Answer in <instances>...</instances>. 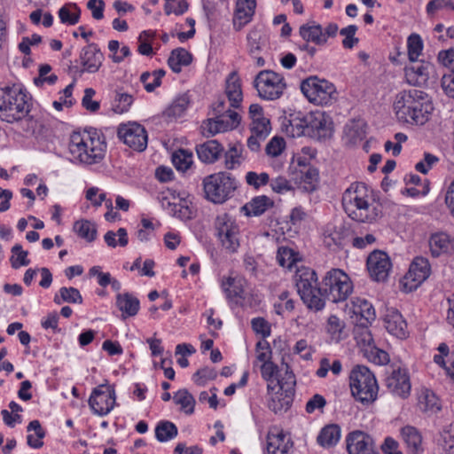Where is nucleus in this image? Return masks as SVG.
Segmentation results:
<instances>
[{
    "instance_id": "nucleus-1",
    "label": "nucleus",
    "mask_w": 454,
    "mask_h": 454,
    "mask_svg": "<svg viewBox=\"0 0 454 454\" xmlns=\"http://www.w3.org/2000/svg\"><path fill=\"white\" fill-rule=\"evenodd\" d=\"M394 110L398 120L422 125L428 121L433 105L426 92L411 89L396 95Z\"/></svg>"
},
{
    "instance_id": "nucleus-2",
    "label": "nucleus",
    "mask_w": 454,
    "mask_h": 454,
    "mask_svg": "<svg viewBox=\"0 0 454 454\" xmlns=\"http://www.w3.org/2000/svg\"><path fill=\"white\" fill-rule=\"evenodd\" d=\"M342 207L346 214L356 222L372 223L381 215V207L370 202L364 184H352L342 195Z\"/></svg>"
},
{
    "instance_id": "nucleus-3",
    "label": "nucleus",
    "mask_w": 454,
    "mask_h": 454,
    "mask_svg": "<svg viewBox=\"0 0 454 454\" xmlns=\"http://www.w3.org/2000/svg\"><path fill=\"white\" fill-rule=\"evenodd\" d=\"M106 145L96 129L75 131L70 136L69 152L74 160L81 164L92 165L100 162L105 156Z\"/></svg>"
},
{
    "instance_id": "nucleus-4",
    "label": "nucleus",
    "mask_w": 454,
    "mask_h": 454,
    "mask_svg": "<svg viewBox=\"0 0 454 454\" xmlns=\"http://www.w3.org/2000/svg\"><path fill=\"white\" fill-rule=\"evenodd\" d=\"M31 97L19 85L0 88V118L9 123L24 119L28 113Z\"/></svg>"
},
{
    "instance_id": "nucleus-5",
    "label": "nucleus",
    "mask_w": 454,
    "mask_h": 454,
    "mask_svg": "<svg viewBox=\"0 0 454 454\" xmlns=\"http://www.w3.org/2000/svg\"><path fill=\"white\" fill-rule=\"evenodd\" d=\"M352 290L353 286L348 276L340 269H332L326 272L317 294L322 299L336 303L345 301Z\"/></svg>"
},
{
    "instance_id": "nucleus-6",
    "label": "nucleus",
    "mask_w": 454,
    "mask_h": 454,
    "mask_svg": "<svg viewBox=\"0 0 454 454\" xmlns=\"http://www.w3.org/2000/svg\"><path fill=\"white\" fill-rule=\"evenodd\" d=\"M352 395L362 403L369 404L377 398L379 387L374 374L364 365H356L349 375Z\"/></svg>"
},
{
    "instance_id": "nucleus-7",
    "label": "nucleus",
    "mask_w": 454,
    "mask_h": 454,
    "mask_svg": "<svg viewBox=\"0 0 454 454\" xmlns=\"http://www.w3.org/2000/svg\"><path fill=\"white\" fill-rule=\"evenodd\" d=\"M236 189L237 181L228 172H217L203 179L205 198L215 204H223L228 200L234 195Z\"/></svg>"
},
{
    "instance_id": "nucleus-8",
    "label": "nucleus",
    "mask_w": 454,
    "mask_h": 454,
    "mask_svg": "<svg viewBox=\"0 0 454 454\" xmlns=\"http://www.w3.org/2000/svg\"><path fill=\"white\" fill-rule=\"evenodd\" d=\"M294 281L301 299L309 309L319 311L324 309L325 302L317 294L319 286L315 270L305 266L297 268Z\"/></svg>"
},
{
    "instance_id": "nucleus-9",
    "label": "nucleus",
    "mask_w": 454,
    "mask_h": 454,
    "mask_svg": "<svg viewBox=\"0 0 454 454\" xmlns=\"http://www.w3.org/2000/svg\"><path fill=\"white\" fill-rule=\"evenodd\" d=\"M301 90L309 102L320 106L331 105L338 98L334 84L317 76H310L303 80L301 83Z\"/></svg>"
},
{
    "instance_id": "nucleus-10",
    "label": "nucleus",
    "mask_w": 454,
    "mask_h": 454,
    "mask_svg": "<svg viewBox=\"0 0 454 454\" xmlns=\"http://www.w3.org/2000/svg\"><path fill=\"white\" fill-rule=\"evenodd\" d=\"M254 84L259 97L266 100L279 98L286 87L283 76L272 70L259 72Z\"/></svg>"
},
{
    "instance_id": "nucleus-11",
    "label": "nucleus",
    "mask_w": 454,
    "mask_h": 454,
    "mask_svg": "<svg viewBox=\"0 0 454 454\" xmlns=\"http://www.w3.org/2000/svg\"><path fill=\"white\" fill-rule=\"evenodd\" d=\"M215 228L225 250L235 253L239 247V229L235 221L227 214L220 215L215 218Z\"/></svg>"
},
{
    "instance_id": "nucleus-12",
    "label": "nucleus",
    "mask_w": 454,
    "mask_h": 454,
    "mask_svg": "<svg viewBox=\"0 0 454 454\" xmlns=\"http://www.w3.org/2000/svg\"><path fill=\"white\" fill-rule=\"evenodd\" d=\"M115 399V391L112 386L100 385L93 389L89 399V405L95 414L104 416L113 410Z\"/></svg>"
},
{
    "instance_id": "nucleus-13",
    "label": "nucleus",
    "mask_w": 454,
    "mask_h": 454,
    "mask_svg": "<svg viewBox=\"0 0 454 454\" xmlns=\"http://www.w3.org/2000/svg\"><path fill=\"white\" fill-rule=\"evenodd\" d=\"M118 137L125 145L137 152H143L147 147V132L137 123L122 124L118 128Z\"/></svg>"
},
{
    "instance_id": "nucleus-14",
    "label": "nucleus",
    "mask_w": 454,
    "mask_h": 454,
    "mask_svg": "<svg viewBox=\"0 0 454 454\" xmlns=\"http://www.w3.org/2000/svg\"><path fill=\"white\" fill-rule=\"evenodd\" d=\"M241 117L238 113H231L225 115H214L201 124L202 134L205 137H213L221 132H226L236 129Z\"/></svg>"
},
{
    "instance_id": "nucleus-15",
    "label": "nucleus",
    "mask_w": 454,
    "mask_h": 454,
    "mask_svg": "<svg viewBox=\"0 0 454 454\" xmlns=\"http://www.w3.org/2000/svg\"><path fill=\"white\" fill-rule=\"evenodd\" d=\"M347 310L351 317H355L356 325L363 327L364 332L376 317L372 303L359 297L353 298L350 303L347 304Z\"/></svg>"
},
{
    "instance_id": "nucleus-16",
    "label": "nucleus",
    "mask_w": 454,
    "mask_h": 454,
    "mask_svg": "<svg viewBox=\"0 0 454 454\" xmlns=\"http://www.w3.org/2000/svg\"><path fill=\"white\" fill-rule=\"evenodd\" d=\"M333 131V121L329 115L324 112L316 111L309 113V127L307 137L321 140L330 137Z\"/></svg>"
},
{
    "instance_id": "nucleus-17",
    "label": "nucleus",
    "mask_w": 454,
    "mask_h": 454,
    "mask_svg": "<svg viewBox=\"0 0 454 454\" xmlns=\"http://www.w3.org/2000/svg\"><path fill=\"white\" fill-rule=\"evenodd\" d=\"M367 270L372 279L380 282L387 279L391 269L388 255L382 251H374L367 258Z\"/></svg>"
},
{
    "instance_id": "nucleus-18",
    "label": "nucleus",
    "mask_w": 454,
    "mask_h": 454,
    "mask_svg": "<svg viewBox=\"0 0 454 454\" xmlns=\"http://www.w3.org/2000/svg\"><path fill=\"white\" fill-rule=\"evenodd\" d=\"M348 454H379L374 449L372 438L362 431H354L346 438Z\"/></svg>"
},
{
    "instance_id": "nucleus-19",
    "label": "nucleus",
    "mask_w": 454,
    "mask_h": 454,
    "mask_svg": "<svg viewBox=\"0 0 454 454\" xmlns=\"http://www.w3.org/2000/svg\"><path fill=\"white\" fill-rule=\"evenodd\" d=\"M82 73L94 74L99 70L104 61V54L98 44L92 43L83 47L80 53Z\"/></svg>"
},
{
    "instance_id": "nucleus-20",
    "label": "nucleus",
    "mask_w": 454,
    "mask_h": 454,
    "mask_svg": "<svg viewBox=\"0 0 454 454\" xmlns=\"http://www.w3.org/2000/svg\"><path fill=\"white\" fill-rule=\"evenodd\" d=\"M385 381L387 389L394 395L403 398L410 395L411 382L405 370L401 368L393 370L391 374L386 378Z\"/></svg>"
},
{
    "instance_id": "nucleus-21",
    "label": "nucleus",
    "mask_w": 454,
    "mask_h": 454,
    "mask_svg": "<svg viewBox=\"0 0 454 454\" xmlns=\"http://www.w3.org/2000/svg\"><path fill=\"white\" fill-rule=\"evenodd\" d=\"M434 65L430 62L421 61L419 64L405 67V76L407 82L414 86L425 85L432 73H434Z\"/></svg>"
},
{
    "instance_id": "nucleus-22",
    "label": "nucleus",
    "mask_w": 454,
    "mask_h": 454,
    "mask_svg": "<svg viewBox=\"0 0 454 454\" xmlns=\"http://www.w3.org/2000/svg\"><path fill=\"white\" fill-rule=\"evenodd\" d=\"M384 325L387 331L399 339L407 336V324L402 314L395 309H387L384 317Z\"/></svg>"
},
{
    "instance_id": "nucleus-23",
    "label": "nucleus",
    "mask_w": 454,
    "mask_h": 454,
    "mask_svg": "<svg viewBox=\"0 0 454 454\" xmlns=\"http://www.w3.org/2000/svg\"><path fill=\"white\" fill-rule=\"evenodd\" d=\"M256 0H237L233 26L236 30L242 29L254 15Z\"/></svg>"
},
{
    "instance_id": "nucleus-24",
    "label": "nucleus",
    "mask_w": 454,
    "mask_h": 454,
    "mask_svg": "<svg viewBox=\"0 0 454 454\" xmlns=\"http://www.w3.org/2000/svg\"><path fill=\"white\" fill-rule=\"evenodd\" d=\"M293 442L283 432L270 433L267 437L268 454H292Z\"/></svg>"
},
{
    "instance_id": "nucleus-25",
    "label": "nucleus",
    "mask_w": 454,
    "mask_h": 454,
    "mask_svg": "<svg viewBox=\"0 0 454 454\" xmlns=\"http://www.w3.org/2000/svg\"><path fill=\"white\" fill-rule=\"evenodd\" d=\"M431 267L427 259L424 257H416L410 265L409 271L405 278L417 283L424 282L430 275Z\"/></svg>"
},
{
    "instance_id": "nucleus-26",
    "label": "nucleus",
    "mask_w": 454,
    "mask_h": 454,
    "mask_svg": "<svg viewBox=\"0 0 454 454\" xmlns=\"http://www.w3.org/2000/svg\"><path fill=\"white\" fill-rule=\"evenodd\" d=\"M196 152L201 161L213 163L219 159L223 152V147L217 140H208L197 145Z\"/></svg>"
},
{
    "instance_id": "nucleus-27",
    "label": "nucleus",
    "mask_w": 454,
    "mask_h": 454,
    "mask_svg": "<svg viewBox=\"0 0 454 454\" xmlns=\"http://www.w3.org/2000/svg\"><path fill=\"white\" fill-rule=\"evenodd\" d=\"M190 105L187 94L178 96L163 112L162 117L166 121H173L182 117Z\"/></svg>"
},
{
    "instance_id": "nucleus-28",
    "label": "nucleus",
    "mask_w": 454,
    "mask_h": 454,
    "mask_svg": "<svg viewBox=\"0 0 454 454\" xmlns=\"http://www.w3.org/2000/svg\"><path fill=\"white\" fill-rule=\"evenodd\" d=\"M225 93L231 102V106L238 108L242 101L241 83L236 71L231 72L226 79Z\"/></svg>"
},
{
    "instance_id": "nucleus-29",
    "label": "nucleus",
    "mask_w": 454,
    "mask_h": 454,
    "mask_svg": "<svg viewBox=\"0 0 454 454\" xmlns=\"http://www.w3.org/2000/svg\"><path fill=\"white\" fill-rule=\"evenodd\" d=\"M298 164L300 167L299 174L301 183L304 184L303 187L306 191L313 192L316 190L318 184V170L316 168L307 164L305 160H299Z\"/></svg>"
},
{
    "instance_id": "nucleus-30",
    "label": "nucleus",
    "mask_w": 454,
    "mask_h": 454,
    "mask_svg": "<svg viewBox=\"0 0 454 454\" xmlns=\"http://www.w3.org/2000/svg\"><path fill=\"white\" fill-rule=\"evenodd\" d=\"M364 342H367V347L364 349V353L369 361L376 364H386L389 362L388 354L378 348L372 342L373 341L371 333L366 330L364 333Z\"/></svg>"
},
{
    "instance_id": "nucleus-31",
    "label": "nucleus",
    "mask_w": 454,
    "mask_h": 454,
    "mask_svg": "<svg viewBox=\"0 0 454 454\" xmlns=\"http://www.w3.org/2000/svg\"><path fill=\"white\" fill-rule=\"evenodd\" d=\"M116 306L122 312V317L125 318L137 314L140 302L129 293L119 294L116 296Z\"/></svg>"
},
{
    "instance_id": "nucleus-32",
    "label": "nucleus",
    "mask_w": 454,
    "mask_h": 454,
    "mask_svg": "<svg viewBox=\"0 0 454 454\" xmlns=\"http://www.w3.org/2000/svg\"><path fill=\"white\" fill-rule=\"evenodd\" d=\"M274 206V201L265 195L257 196L242 207L246 215L258 216Z\"/></svg>"
},
{
    "instance_id": "nucleus-33",
    "label": "nucleus",
    "mask_w": 454,
    "mask_h": 454,
    "mask_svg": "<svg viewBox=\"0 0 454 454\" xmlns=\"http://www.w3.org/2000/svg\"><path fill=\"white\" fill-rule=\"evenodd\" d=\"M299 33L307 43L312 42L317 45H323L326 43V36L323 33L322 26L315 22L302 25Z\"/></svg>"
},
{
    "instance_id": "nucleus-34",
    "label": "nucleus",
    "mask_w": 454,
    "mask_h": 454,
    "mask_svg": "<svg viewBox=\"0 0 454 454\" xmlns=\"http://www.w3.org/2000/svg\"><path fill=\"white\" fill-rule=\"evenodd\" d=\"M289 126L286 131L293 137L307 136V127H309V114L301 112L290 115Z\"/></svg>"
},
{
    "instance_id": "nucleus-35",
    "label": "nucleus",
    "mask_w": 454,
    "mask_h": 454,
    "mask_svg": "<svg viewBox=\"0 0 454 454\" xmlns=\"http://www.w3.org/2000/svg\"><path fill=\"white\" fill-rule=\"evenodd\" d=\"M431 254L438 257L452 249V243L448 234L440 232L433 234L429 239Z\"/></svg>"
},
{
    "instance_id": "nucleus-36",
    "label": "nucleus",
    "mask_w": 454,
    "mask_h": 454,
    "mask_svg": "<svg viewBox=\"0 0 454 454\" xmlns=\"http://www.w3.org/2000/svg\"><path fill=\"white\" fill-rule=\"evenodd\" d=\"M293 396L278 388L277 392L271 395L270 399L268 401V407L274 413L286 411L291 406Z\"/></svg>"
},
{
    "instance_id": "nucleus-37",
    "label": "nucleus",
    "mask_w": 454,
    "mask_h": 454,
    "mask_svg": "<svg viewBox=\"0 0 454 454\" xmlns=\"http://www.w3.org/2000/svg\"><path fill=\"white\" fill-rule=\"evenodd\" d=\"M192 60V54L184 48L173 50L168 59L169 67L175 73H180L183 66H188Z\"/></svg>"
},
{
    "instance_id": "nucleus-38",
    "label": "nucleus",
    "mask_w": 454,
    "mask_h": 454,
    "mask_svg": "<svg viewBox=\"0 0 454 454\" xmlns=\"http://www.w3.org/2000/svg\"><path fill=\"white\" fill-rule=\"evenodd\" d=\"M340 437V427L336 424L327 425L317 436V442L323 447L335 445Z\"/></svg>"
},
{
    "instance_id": "nucleus-39",
    "label": "nucleus",
    "mask_w": 454,
    "mask_h": 454,
    "mask_svg": "<svg viewBox=\"0 0 454 454\" xmlns=\"http://www.w3.org/2000/svg\"><path fill=\"white\" fill-rule=\"evenodd\" d=\"M401 434L407 447L411 449L413 454H419L421 450L422 442L419 432L413 427L406 426L402 428Z\"/></svg>"
},
{
    "instance_id": "nucleus-40",
    "label": "nucleus",
    "mask_w": 454,
    "mask_h": 454,
    "mask_svg": "<svg viewBox=\"0 0 454 454\" xmlns=\"http://www.w3.org/2000/svg\"><path fill=\"white\" fill-rule=\"evenodd\" d=\"M419 408L424 412H436L441 409L438 397L432 391L427 389L419 397Z\"/></svg>"
},
{
    "instance_id": "nucleus-41",
    "label": "nucleus",
    "mask_w": 454,
    "mask_h": 454,
    "mask_svg": "<svg viewBox=\"0 0 454 454\" xmlns=\"http://www.w3.org/2000/svg\"><path fill=\"white\" fill-rule=\"evenodd\" d=\"M177 434L176 426L168 420L160 421L155 427V437L160 442L174 439Z\"/></svg>"
},
{
    "instance_id": "nucleus-42",
    "label": "nucleus",
    "mask_w": 454,
    "mask_h": 454,
    "mask_svg": "<svg viewBox=\"0 0 454 454\" xmlns=\"http://www.w3.org/2000/svg\"><path fill=\"white\" fill-rule=\"evenodd\" d=\"M73 229L80 238L86 239L88 242H92L97 237L96 225L89 220L76 221Z\"/></svg>"
},
{
    "instance_id": "nucleus-43",
    "label": "nucleus",
    "mask_w": 454,
    "mask_h": 454,
    "mask_svg": "<svg viewBox=\"0 0 454 454\" xmlns=\"http://www.w3.org/2000/svg\"><path fill=\"white\" fill-rule=\"evenodd\" d=\"M53 301L58 305L62 302L82 304V297L77 288L61 287L59 291V294H55Z\"/></svg>"
},
{
    "instance_id": "nucleus-44",
    "label": "nucleus",
    "mask_w": 454,
    "mask_h": 454,
    "mask_svg": "<svg viewBox=\"0 0 454 454\" xmlns=\"http://www.w3.org/2000/svg\"><path fill=\"white\" fill-rule=\"evenodd\" d=\"M27 430L28 432L33 430L35 434V437L34 434H28L27 436V444L34 449L41 448L43 445V442L42 440L45 436V432L43 429L40 422L36 419L32 420L29 422Z\"/></svg>"
},
{
    "instance_id": "nucleus-45",
    "label": "nucleus",
    "mask_w": 454,
    "mask_h": 454,
    "mask_svg": "<svg viewBox=\"0 0 454 454\" xmlns=\"http://www.w3.org/2000/svg\"><path fill=\"white\" fill-rule=\"evenodd\" d=\"M81 10L76 4H68L59 11L60 21L64 24L74 25L79 21Z\"/></svg>"
},
{
    "instance_id": "nucleus-46",
    "label": "nucleus",
    "mask_w": 454,
    "mask_h": 454,
    "mask_svg": "<svg viewBox=\"0 0 454 454\" xmlns=\"http://www.w3.org/2000/svg\"><path fill=\"white\" fill-rule=\"evenodd\" d=\"M222 288L229 299L241 298L244 293L242 281L231 277L223 280Z\"/></svg>"
},
{
    "instance_id": "nucleus-47",
    "label": "nucleus",
    "mask_w": 454,
    "mask_h": 454,
    "mask_svg": "<svg viewBox=\"0 0 454 454\" xmlns=\"http://www.w3.org/2000/svg\"><path fill=\"white\" fill-rule=\"evenodd\" d=\"M174 402L180 404L185 413L192 414L194 412L195 399L187 389L178 390L174 395Z\"/></svg>"
},
{
    "instance_id": "nucleus-48",
    "label": "nucleus",
    "mask_w": 454,
    "mask_h": 454,
    "mask_svg": "<svg viewBox=\"0 0 454 454\" xmlns=\"http://www.w3.org/2000/svg\"><path fill=\"white\" fill-rule=\"evenodd\" d=\"M172 162L176 169L185 171L192 163V153L187 150L180 149L173 153Z\"/></svg>"
},
{
    "instance_id": "nucleus-49",
    "label": "nucleus",
    "mask_w": 454,
    "mask_h": 454,
    "mask_svg": "<svg viewBox=\"0 0 454 454\" xmlns=\"http://www.w3.org/2000/svg\"><path fill=\"white\" fill-rule=\"evenodd\" d=\"M408 57L410 61L416 62L423 50V42L417 34H411L407 41Z\"/></svg>"
},
{
    "instance_id": "nucleus-50",
    "label": "nucleus",
    "mask_w": 454,
    "mask_h": 454,
    "mask_svg": "<svg viewBox=\"0 0 454 454\" xmlns=\"http://www.w3.org/2000/svg\"><path fill=\"white\" fill-rule=\"evenodd\" d=\"M295 384V376L292 371H289V366L286 365L284 376L277 378V383L275 386H278V388L283 390L285 393L294 395Z\"/></svg>"
},
{
    "instance_id": "nucleus-51",
    "label": "nucleus",
    "mask_w": 454,
    "mask_h": 454,
    "mask_svg": "<svg viewBox=\"0 0 454 454\" xmlns=\"http://www.w3.org/2000/svg\"><path fill=\"white\" fill-rule=\"evenodd\" d=\"M12 256L10 258L12 267L18 269L20 266H27L30 263L27 259L28 252L22 249V246L16 244L12 247Z\"/></svg>"
},
{
    "instance_id": "nucleus-52",
    "label": "nucleus",
    "mask_w": 454,
    "mask_h": 454,
    "mask_svg": "<svg viewBox=\"0 0 454 454\" xmlns=\"http://www.w3.org/2000/svg\"><path fill=\"white\" fill-rule=\"evenodd\" d=\"M278 372V367L272 361L264 363L261 366L262 377L268 382L267 389L269 394L275 389L276 386H273L272 383Z\"/></svg>"
},
{
    "instance_id": "nucleus-53",
    "label": "nucleus",
    "mask_w": 454,
    "mask_h": 454,
    "mask_svg": "<svg viewBox=\"0 0 454 454\" xmlns=\"http://www.w3.org/2000/svg\"><path fill=\"white\" fill-rule=\"evenodd\" d=\"M297 260V254L293 249L286 247L278 248L277 261L280 266L291 269Z\"/></svg>"
},
{
    "instance_id": "nucleus-54",
    "label": "nucleus",
    "mask_w": 454,
    "mask_h": 454,
    "mask_svg": "<svg viewBox=\"0 0 454 454\" xmlns=\"http://www.w3.org/2000/svg\"><path fill=\"white\" fill-rule=\"evenodd\" d=\"M441 445L448 454H454V424L443 428L441 433Z\"/></svg>"
},
{
    "instance_id": "nucleus-55",
    "label": "nucleus",
    "mask_w": 454,
    "mask_h": 454,
    "mask_svg": "<svg viewBox=\"0 0 454 454\" xmlns=\"http://www.w3.org/2000/svg\"><path fill=\"white\" fill-rule=\"evenodd\" d=\"M168 207L171 214L181 220H190L192 218V210L187 205L168 201Z\"/></svg>"
},
{
    "instance_id": "nucleus-56",
    "label": "nucleus",
    "mask_w": 454,
    "mask_h": 454,
    "mask_svg": "<svg viewBox=\"0 0 454 454\" xmlns=\"http://www.w3.org/2000/svg\"><path fill=\"white\" fill-rule=\"evenodd\" d=\"M241 145H233L225 153V167L228 169H234L240 165Z\"/></svg>"
},
{
    "instance_id": "nucleus-57",
    "label": "nucleus",
    "mask_w": 454,
    "mask_h": 454,
    "mask_svg": "<svg viewBox=\"0 0 454 454\" xmlns=\"http://www.w3.org/2000/svg\"><path fill=\"white\" fill-rule=\"evenodd\" d=\"M166 4L164 11L167 15L175 13L176 15H181L184 13L188 9V3L186 0H165Z\"/></svg>"
},
{
    "instance_id": "nucleus-58",
    "label": "nucleus",
    "mask_w": 454,
    "mask_h": 454,
    "mask_svg": "<svg viewBox=\"0 0 454 454\" xmlns=\"http://www.w3.org/2000/svg\"><path fill=\"white\" fill-rule=\"evenodd\" d=\"M356 30L357 27L355 25H349L340 29V34L345 36L342 41L344 48L352 49L358 43V38L355 37Z\"/></svg>"
},
{
    "instance_id": "nucleus-59",
    "label": "nucleus",
    "mask_w": 454,
    "mask_h": 454,
    "mask_svg": "<svg viewBox=\"0 0 454 454\" xmlns=\"http://www.w3.org/2000/svg\"><path fill=\"white\" fill-rule=\"evenodd\" d=\"M286 147L284 138L274 137L266 145L265 152L269 156L277 157L281 154Z\"/></svg>"
},
{
    "instance_id": "nucleus-60",
    "label": "nucleus",
    "mask_w": 454,
    "mask_h": 454,
    "mask_svg": "<svg viewBox=\"0 0 454 454\" xmlns=\"http://www.w3.org/2000/svg\"><path fill=\"white\" fill-rule=\"evenodd\" d=\"M344 325L340 318L336 316H330L327 322V331L332 335V339L339 340L342 333Z\"/></svg>"
},
{
    "instance_id": "nucleus-61",
    "label": "nucleus",
    "mask_w": 454,
    "mask_h": 454,
    "mask_svg": "<svg viewBox=\"0 0 454 454\" xmlns=\"http://www.w3.org/2000/svg\"><path fill=\"white\" fill-rule=\"evenodd\" d=\"M251 133L259 137V138L265 140L270 132V120H262L258 122L251 124Z\"/></svg>"
},
{
    "instance_id": "nucleus-62",
    "label": "nucleus",
    "mask_w": 454,
    "mask_h": 454,
    "mask_svg": "<svg viewBox=\"0 0 454 454\" xmlns=\"http://www.w3.org/2000/svg\"><path fill=\"white\" fill-rule=\"evenodd\" d=\"M271 348L268 341L260 340L256 343V358L262 364L271 361Z\"/></svg>"
},
{
    "instance_id": "nucleus-63",
    "label": "nucleus",
    "mask_w": 454,
    "mask_h": 454,
    "mask_svg": "<svg viewBox=\"0 0 454 454\" xmlns=\"http://www.w3.org/2000/svg\"><path fill=\"white\" fill-rule=\"evenodd\" d=\"M215 377V371L210 367H203L193 374V380L198 385H204L207 381L214 380Z\"/></svg>"
},
{
    "instance_id": "nucleus-64",
    "label": "nucleus",
    "mask_w": 454,
    "mask_h": 454,
    "mask_svg": "<svg viewBox=\"0 0 454 454\" xmlns=\"http://www.w3.org/2000/svg\"><path fill=\"white\" fill-rule=\"evenodd\" d=\"M269 180L270 177L267 173L257 174L255 172L250 171L247 172L246 176L247 183L256 189H258L262 185H265L266 184H268Z\"/></svg>"
}]
</instances>
